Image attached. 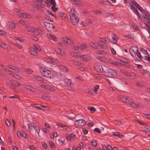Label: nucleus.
<instances>
[{"label":"nucleus","mask_w":150,"mask_h":150,"mask_svg":"<svg viewBox=\"0 0 150 150\" xmlns=\"http://www.w3.org/2000/svg\"><path fill=\"white\" fill-rule=\"evenodd\" d=\"M77 13L75 8H72L69 13L70 19L72 24L74 25L77 24L79 21V19L77 15Z\"/></svg>","instance_id":"1"},{"label":"nucleus","mask_w":150,"mask_h":150,"mask_svg":"<svg viewBox=\"0 0 150 150\" xmlns=\"http://www.w3.org/2000/svg\"><path fill=\"white\" fill-rule=\"evenodd\" d=\"M40 70L42 74L45 77L51 78L53 76L52 72L46 68L41 67Z\"/></svg>","instance_id":"2"},{"label":"nucleus","mask_w":150,"mask_h":150,"mask_svg":"<svg viewBox=\"0 0 150 150\" xmlns=\"http://www.w3.org/2000/svg\"><path fill=\"white\" fill-rule=\"evenodd\" d=\"M104 75L109 77L114 78L117 75V74L116 71L111 69H108L104 71Z\"/></svg>","instance_id":"3"},{"label":"nucleus","mask_w":150,"mask_h":150,"mask_svg":"<svg viewBox=\"0 0 150 150\" xmlns=\"http://www.w3.org/2000/svg\"><path fill=\"white\" fill-rule=\"evenodd\" d=\"M135 4H134L135 6L138 8L139 10H140L143 13L142 16L144 17V19L145 20V21L146 22L150 23V15H147L146 14L144 13V11H142L143 9L142 7L136 2H135Z\"/></svg>","instance_id":"4"},{"label":"nucleus","mask_w":150,"mask_h":150,"mask_svg":"<svg viewBox=\"0 0 150 150\" xmlns=\"http://www.w3.org/2000/svg\"><path fill=\"white\" fill-rule=\"evenodd\" d=\"M64 81L67 84L65 88L66 89L72 92H74L75 91L74 88L71 85L72 83L71 80V79H69L66 78L64 79Z\"/></svg>","instance_id":"5"},{"label":"nucleus","mask_w":150,"mask_h":150,"mask_svg":"<svg viewBox=\"0 0 150 150\" xmlns=\"http://www.w3.org/2000/svg\"><path fill=\"white\" fill-rule=\"evenodd\" d=\"M44 25L48 31H52L54 28V26L53 24L48 22H44Z\"/></svg>","instance_id":"6"},{"label":"nucleus","mask_w":150,"mask_h":150,"mask_svg":"<svg viewBox=\"0 0 150 150\" xmlns=\"http://www.w3.org/2000/svg\"><path fill=\"white\" fill-rule=\"evenodd\" d=\"M86 121L83 119H79L76 120L74 122L75 125H79V126H84L86 124Z\"/></svg>","instance_id":"7"},{"label":"nucleus","mask_w":150,"mask_h":150,"mask_svg":"<svg viewBox=\"0 0 150 150\" xmlns=\"http://www.w3.org/2000/svg\"><path fill=\"white\" fill-rule=\"evenodd\" d=\"M118 99L122 102L128 103L129 100L125 96L122 95H120Z\"/></svg>","instance_id":"8"},{"label":"nucleus","mask_w":150,"mask_h":150,"mask_svg":"<svg viewBox=\"0 0 150 150\" xmlns=\"http://www.w3.org/2000/svg\"><path fill=\"white\" fill-rule=\"evenodd\" d=\"M138 50V47L136 46H131L129 49L130 53H132V52H134L135 56L136 55V52H137Z\"/></svg>","instance_id":"9"},{"label":"nucleus","mask_w":150,"mask_h":150,"mask_svg":"<svg viewBox=\"0 0 150 150\" xmlns=\"http://www.w3.org/2000/svg\"><path fill=\"white\" fill-rule=\"evenodd\" d=\"M29 51L30 54L32 55L37 56L38 54V52L33 47H30Z\"/></svg>","instance_id":"10"},{"label":"nucleus","mask_w":150,"mask_h":150,"mask_svg":"<svg viewBox=\"0 0 150 150\" xmlns=\"http://www.w3.org/2000/svg\"><path fill=\"white\" fill-rule=\"evenodd\" d=\"M90 45L91 47L95 49H98L100 46L99 43H94L93 42H91L90 43Z\"/></svg>","instance_id":"11"},{"label":"nucleus","mask_w":150,"mask_h":150,"mask_svg":"<svg viewBox=\"0 0 150 150\" xmlns=\"http://www.w3.org/2000/svg\"><path fill=\"white\" fill-rule=\"evenodd\" d=\"M95 69L98 72H103V70L102 67L100 65H96L94 67Z\"/></svg>","instance_id":"12"},{"label":"nucleus","mask_w":150,"mask_h":150,"mask_svg":"<svg viewBox=\"0 0 150 150\" xmlns=\"http://www.w3.org/2000/svg\"><path fill=\"white\" fill-rule=\"evenodd\" d=\"M57 14L63 20H66L67 17V15L66 14L61 12H58Z\"/></svg>","instance_id":"13"},{"label":"nucleus","mask_w":150,"mask_h":150,"mask_svg":"<svg viewBox=\"0 0 150 150\" xmlns=\"http://www.w3.org/2000/svg\"><path fill=\"white\" fill-rule=\"evenodd\" d=\"M7 25L8 28L9 29H15V28L16 25L13 23L11 22H8Z\"/></svg>","instance_id":"14"},{"label":"nucleus","mask_w":150,"mask_h":150,"mask_svg":"<svg viewBox=\"0 0 150 150\" xmlns=\"http://www.w3.org/2000/svg\"><path fill=\"white\" fill-rule=\"evenodd\" d=\"M55 50L56 52L59 54L63 55L64 53V52L63 51H62L61 49L58 47H56Z\"/></svg>","instance_id":"15"},{"label":"nucleus","mask_w":150,"mask_h":150,"mask_svg":"<svg viewBox=\"0 0 150 150\" xmlns=\"http://www.w3.org/2000/svg\"><path fill=\"white\" fill-rule=\"evenodd\" d=\"M59 70L63 72H66L68 71V68L63 65H60L59 66Z\"/></svg>","instance_id":"16"},{"label":"nucleus","mask_w":150,"mask_h":150,"mask_svg":"<svg viewBox=\"0 0 150 150\" xmlns=\"http://www.w3.org/2000/svg\"><path fill=\"white\" fill-rule=\"evenodd\" d=\"M34 79H36L38 81L41 82L43 83V78L41 77L40 76L35 75L34 76Z\"/></svg>","instance_id":"17"},{"label":"nucleus","mask_w":150,"mask_h":150,"mask_svg":"<svg viewBox=\"0 0 150 150\" xmlns=\"http://www.w3.org/2000/svg\"><path fill=\"white\" fill-rule=\"evenodd\" d=\"M100 3L101 4H103L108 6H109L111 4V3L108 0H102L100 2Z\"/></svg>","instance_id":"18"},{"label":"nucleus","mask_w":150,"mask_h":150,"mask_svg":"<svg viewBox=\"0 0 150 150\" xmlns=\"http://www.w3.org/2000/svg\"><path fill=\"white\" fill-rule=\"evenodd\" d=\"M47 37L50 39L54 41H56L57 40L55 36L53 35L50 34H47Z\"/></svg>","instance_id":"19"},{"label":"nucleus","mask_w":150,"mask_h":150,"mask_svg":"<svg viewBox=\"0 0 150 150\" xmlns=\"http://www.w3.org/2000/svg\"><path fill=\"white\" fill-rule=\"evenodd\" d=\"M128 103H129V105H131L132 107L135 108H138L139 107V105H137V104H135V103L132 102H128Z\"/></svg>","instance_id":"20"},{"label":"nucleus","mask_w":150,"mask_h":150,"mask_svg":"<svg viewBox=\"0 0 150 150\" xmlns=\"http://www.w3.org/2000/svg\"><path fill=\"white\" fill-rule=\"evenodd\" d=\"M65 40H66V43L70 45H72L73 43V40L69 38H65Z\"/></svg>","instance_id":"21"},{"label":"nucleus","mask_w":150,"mask_h":150,"mask_svg":"<svg viewBox=\"0 0 150 150\" xmlns=\"http://www.w3.org/2000/svg\"><path fill=\"white\" fill-rule=\"evenodd\" d=\"M33 107L40 110H42V108L45 107V106H42L38 104H33Z\"/></svg>","instance_id":"22"},{"label":"nucleus","mask_w":150,"mask_h":150,"mask_svg":"<svg viewBox=\"0 0 150 150\" xmlns=\"http://www.w3.org/2000/svg\"><path fill=\"white\" fill-rule=\"evenodd\" d=\"M111 36L112 39L111 40H112V42L114 44H116L117 41L115 38V35L114 34H113Z\"/></svg>","instance_id":"23"},{"label":"nucleus","mask_w":150,"mask_h":150,"mask_svg":"<svg viewBox=\"0 0 150 150\" xmlns=\"http://www.w3.org/2000/svg\"><path fill=\"white\" fill-rule=\"evenodd\" d=\"M141 74L143 75H146L148 72V71L146 69H142L140 70Z\"/></svg>","instance_id":"24"},{"label":"nucleus","mask_w":150,"mask_h":150,"mask_svg":"<svg viewBox=\"0 0 150 150\" xmlns=\"http://www.w3.org/2000/svg\"><path fill=\"white\" fill-rule=\"evenodd\" d=\"M7 67H8L10 68L11 69L15 70L16 71H17L19 72V70L18 68H16L15 66H13L11 65H7Z\"/></svg>","instance_id":"25"},{"label":"nucleus","mask_w":150,"mask_h":150,"mask_svg":"<svg viewBox=\"0 0 150 150\" xmlns=\"http://www.w3.org/2000/svg\"><path fill=\"white\" fill-rule=\"evenodd\" d=\"M46 3H49L50 4V5H56L55 0H46Z\"/></svg>","instance_id":"26"},{"label":"nucleus","mask_w":150,"mask_h":150,"mask_svg":"<svg viewBox=\"0 0 150 150\" xmlns=\"http://www.w3.org/2000/svg\"><path fill=\"white\" fill-rule=\"evenodd\" d=\"M87 47V45L86 44H83L80 45L79 46L80 49L82 50L85 49H86Z\"/></svg>","instance_id":"27"},{"label":"nucleus","mask_w":150,"mask_h":150,"mask_svg":"<svg viewBox=\"0 0 150 150\" xmlns=\"http://www.w3.org/2000/svg\"><path fill=\"white\" fill-rule=\"evenodd\" d=\"M44 5V4H43V6ZM42 6H43V5H40V6L37 4H35L34 7L36 9L41 10L43 8V7H42Z\"/></svg>","instance_id":"28"},{"label":"nucleus","mask_w":150,"mask_h":150,"mask_svg":"<svg viewBox=\"0 0 150 150\" xmlns=\"http://www.w3.org/2000/svg\"><path fill=\"white\" fill-rule=\"evenodd\" d=\"M40 86L42 87L43 88L46 90H49L50 89V86L49 85H45L44 84L43 85H41Z\"/></svg>","instance_id":"29"},{"label":"nucleus","mask_w":150,"mask_h":150,"mask_svg":"<svg viewBox=\"0 0 150 150\" xmlns=\"http://www.w3.org/2000/svg\"><path fill=\"white\" fill-rule=\"evenodd\" d=\"M113 124L115 125H120L122 124V122L121 121H115L113 122Z\"/></svg>","instance_id":"30"},{"label":"nucleus","mask_w":150,"mask_h":150,"mask_svg":"<svg viewBox=\"0 0 150 150\" xmlns=\"http://www.w3.org/2000/svg\"><path fill=\"white\" fill-rule=\"evenodd\" d=\"M113 135L117 137H122L123 136V135L122 134H120L119 133L117 132H114L113 134Z\"/></svg>","instance_id":"31"},{"label":"nucleus","mask_w":150,"mask_h":150,"mask_svg":"<svg viewBox=\"0 0 150 150\" xmlns=\"http://www.w3.org/2000/svg\"><path fill=\"white\" fill-rule=\"evenodd\" d=\"M88 109L90 110L91 112H93L96 111L95 108L93 107H88Z\"/></svg>","instance_id":"32"},{"label":"nucleus","mask_w":150,"mask_h":150,"mask_svg":"<svg viewBox=\"0 0 150 150\" xmlns=\"http://www.w3.org/2000/svg\"><path fill=\"white\" fill-rule=\"evenodd\" d=\"M130 79H134L136 78V76L135 73H131L130 74Z\"/></svg>","instance_id":"33"},{"label":"nucleus","mask_w":150,"mask_h":150,"mask_svg":"<svg viewBox=\"0 0 150 150\" xmlns=\"http://www.w3.org/2000/svg\"><path fill=\"white\" fill-rule=\"evenodd\" d=\"M56 5H52V6L51 7V8L52 11L55 12H56L57 10H58V8H57L55 7V6Z\"/></svg>","instance_id":"34"},{"label":"nucleus","mask_w":150,"mask_h":150,"mask_svg":"<svg viewBox=\"0 0 150 150\" xmlns=\"http://www.w3.org/2000/svg\"><path fill=\"white\" fill-rule=\"evenodd\" d=\"M81 59L85 61H87L88 60V57L85 55H82L80 57Z\"/></svg>","instance_id":"35"},{"label":"nucleus","mask_w":150,"mask_h":150,"mask_svg":"<svg viewBox=\"0 0 150 150\" xmlns=\"http://www.w3.org/2000/svg\"><path fill=\"white\" fill-rule=\"evenodd\" d=\"M25 29L28 31H31L33 30V28L29 26H26Z\"/></svg>","instance_id":"36"},{"label":"nucleus","mask_w":150,"mask_h":150,"mask_svg":"<svg viewBox=\"0 0 150 150\" xmlns=\"http://www.w3.org/2000/svg\"><path fill=\"white\" fill-rule=\"evenodd\" d=\"M130 7L131 9L135 13L137 11V9L133 6L132 4H130Z\"/></svg>","instance_id":"37"},{"label":"nucleus","mask_w":150,"mask_h":150,"mask_svg":"<svg viewBox=\"0 0 150 150\" xmlns=\"http://www.w3.org/2000/svg\"><path fill=\"white\" fill-rule=\"evenodd\" d=\"M34 128L37 133H39L40 129L39 126L36 125Z\"/></svg>","instance_id":"38"},{"label":"nucleus","mask_w":150,"mask_h":150,"mask_svg":"<svg viewBox=\"0 0 150 150\" xmlns=\"http://www.w3.org/2000/svg\"><path fill=\"white\" fill-rule=\"evenodd\" d=\"M136 55H137V57L140 59H142V56L138 50L137 52H136Z\"/></svg>","instance_id":"39"},{"label":"nucleus","mask_w":150,"mask_h":150,"mask_svg":"<svg viewBox=\"0 0 150 150\" xmlns=\"http://www.w3.org/2000/svg\"><path fill=\"white\" fill-rule=\"evenodd\" d=\"M133 36L131 34H128L127 35H125L124 37L127 38L128 39H131L132 38Z\"/></svg>","instance_id":"40"},{"label":"nucleus","mask_w":150,"mask_h":150,"mask_svg":"<svg viewBox=\"0 0 150 150\" xmlns=\"http://www.w3.org/2000/svg\"><path fill=\"white\" fill-rule=\"evenodd\" d=\"M22 17L24 18H29L31 17V16L30 15H28L26 13H24L23 14Z\"/></svg>","instance_id":"41"},{"label":"nucleus","mask_w":150,"mask_h":150,"mask_svg":"<svg viewBox=\"0 0 150 150\" xmlns=\"http://www.w3.org/2000/svg\"><path fill=\"white\" fill-rule=\"evenodd\" d=\"M91 144L93 146H96L97 145L96 142L95 140H93L91 142Z\"/></svg>","instance_id":"42"},{"label":"nucleus","mask_w":150,"mask_h":150,"mask_svg":"<svg viewBox=\"0 0 150 150\" xmlns=\"http://www.w3.org/2000/svg\"><path fill=\"white\" fill-rule=\"evenodd\" d=\"M73 50H75L76 51H79L80 50L79 46V45L78 46H73Z\"/></svg>","instance_id":"43"},{"label":"nucleus","mask_w":150,"mask_h":150,"mask_svg":"<svg viewBox=\"0 0 150 150\" xmlns=\"http://www.w3.org/2000/svg\"><path fill=\"white\" fill-rule=\"evenodd\" d=\"M34 47L38 51H40L41 50V48L40 47L39 45H35Z\"/></svg>","instance_id":"44"},{"label":"nucleus","mask_w":150,"mask_h":150,"mask_svg":"<svg viewBox=\"0 0 150 150\" xmlns=\"http://www.w3.org/2000/svg\"><path fill=\"white\" fill-rule=\"evenodd\" d=\"M96 53L97 54H103L104 53V52L101 50H97V51H96Z\"/></svg>","instance_id":"45"},{"label":"nucleus","mask_w":150,"mask_h":150,"mask_svg":"<svg viewBox=\"0 0 150 150\" xmlns=\"http://www.w3.org/2000/svg\"><path fill=\"white\" fill-rule=\"evenodd\" d=\"M141 50L142 51V53H143L144 54H147L148 55H149L147 53V51L145 50L143 48H141Z\"/></svg>","instance_id":"46"},{"label":"nucleus","mask_w":150,"mask_h":150,"mask_svg":"<svg viewBox=\"0 0 150 150\" xmlns=\"http://www.w3.org/2000/svg\"><path fill=\"white\" fill-rule=\"evenodd\" d=\"M33 32L34 35H39L40 34L39 32L36 29H35L33 31Z\"/></svg>","instance_id":"47"},{"label":"nucleus","mask_w":150,"mask_h":150,"mask_svg":"<svg viewBox=\"0 0 150 150\" xmlns=\"http://www.w3.org/2000/svg\"><path fill=\"white\" fill-rule=\"evenodd\" d=\"M142 59H143L145 60H147L149 62L150 61V57L149 56L147 57L146 56H144L142 57Z\"/></svg>","instance_id":"48"},{"label":"nucleus","mask_w":150,"mask_h":150,"mask_svg":"<svg viewBox=\"0 0 150 150\" xmlns=\"http://www.w3.org/2000/svg\"><path fill=\"white\" fill-rule=\"evenodd\" d=\"M84 92L93 95L92 92L91 91H89L88 89H86L84 90Z\"/></svg>","instance_id":"49"},{"label":"nucleus","mask_w":150,"mask_h":150,"mask_svg":"<svg viewBox=\"0 0 150 150\" xmlns=\"http://www.w3.org/2000/svg\"><path fill=\"white\" fill-rule=\"evenodd\" d=\"M0 70L5 71L6 70V69L4 67L3 65L0 64Z\"/></svg>","instance_id":"50"},{"label":"nucleus","mask_w":150,"mask_h":150,"mask_svg":"<svg viewBox=\"0 0 150 150\" xmlns=\"http://www.w3.org/2000/svg\"><path fill=\"white\" fill-rule=\"evenodd\" d=\"M64 126L62 128H63L64 130H69L70 129V127L67 125H63Z\"/></svg>","instance_id":"51"},{"label":"nucleus","mask_w":150,"mask_h":150,"mask_svg":"<svg viewBox=\"0 0 150 150\" xmlns=\"http://www.w3.org/2000/svg\"><path fill=\"white\" fill-rule=\"evenodd\" d=\"M25 70L26 72L30 74L32 73L33 72V71L31 70L30 69H25Z\"/></svg>","instance_id":"52"},{"label":"nucleus","mask_w":150,"mask_h":150,"mask_svg":"<svg viewBox=\"0 0 150 150\" xmlns=\"http://www.w3.org/2000/svg\"><path fill=\"white\" fill-rule=\"evenodd\" d=\"M49 143L50 145V146L52 148H54L55 146L54 145V144L52 142V141H49Z\"/></svg>","instance_id":"53"},{"label":"nucleus","mask_w":150,"mask_h":150,"mask_svg":"<svg viewBox=\"0 0 150 150\" xmlns=\"http://www.w3.org/2000/svg\"><path fill=\"white\" fill-rule=\"evenodd\" d=\"M94 132H96L98 133H100L101 132L100 130L98 128H95L94 129Z\"/></svg>","instance_id":"54"},{"label":"nucleus","mask_w":150,"mask_h":150,"mask_svg":"<svg viewBox=\"0 0 150 150\" xmlns=\"http://www.w3.org/2000/svg\"><path fill=\"white\" fill-rule=\"evenodd\" d=\"M30 86V85H27L26 84H24L23 85V87L24 88L29 90Z\"/></svg>","instance_id":"55"},{"label":"nucleus","mask_w":150,"mask_h":150,"mask_svg":"<svg viewBox=\"0 0 150 150\" xmlns=\"http://www.w3.org/2000/svg\"><path fill=\"white\" fill-rule=\"evenodd\" d=\"M41 97L42 99H43L45 100H49V98L46 96H42Z\"/></svg>","instance_id":"56"},{"label":"nucleus","mask_w":150,"mask_h":150,"mask_svg":"<svg viewBox=\"0 0 150 150\" xmlns=\"http://www.w3.org/2000/svg\"><path fill=\"white\" fill-rule=\"evenodd\" d=\"M5 122L7 126L8 127H10L11 125V124L9 121L8 119H6Z\"/></svg>","instance_id":"57"},{"label":"nucleus","mask_w":150,"mask_h":150,"mask_svg":"<svg viewBox=\"0 0 150 150\" xmlns=\"http://www.w3.org/2000/svg\"><path fill=\"white\" fill-rule=\"evenodd\" d=\"M29 90H30V91H33L34 92H36V89L35 88L32 87L31 86H30V88L29 89Z\"/></svg>","instance_id":"58"},{"label":"nucleus","mask_w":150,"mask_h":150,"mask_svg":"<svg viewBox=\"0 0 150 150\" xmlns=\"http://www.w3.org/2000/svg\"><path fill=\"white\" fill-rule=\"evenodd\" d=\"M8 46L7 45L4 43L2 44V47L5 49H7L8 48Z\"/></svg>","instance_id":"59"},{"label":"nucleus","mask_w":150,"mask_h":150,"mask_svg":"<svg viewBox=\"0 0 150 150\" xmlns=\"http://www.w3.org/2000/svg\"><path fill=\"white\" fill-rule=\"evenodd\" d=\"M14 84V86H21V85L20 83L18 81H15Z\"/></svg>","instance_id":"60"},{"label":"nucleus","mask_w":150,"mask_h":150,"mask_svg":"<svg viewBox=\"0 0 150 150\" xmlns=\"http://www.w3.org/2000/svg\"><path fill=\"white\" fill-rule=\"evenodd\" d=\"M100 86L98 85H96L94 87V92H96L97 91V89L99 88Z\"/></svg>","instance_id":"61"},{"label":"nucleus","mask_w":150,"mask_h":150,"mask_svg":"<svg viewBox=\"0 0 150 150\" xmlns=\"http://www.w3.org/2000/svg\"><path fill=\"white\" fill-rule=\"evenodd\" d=\"M29 149L30 150H35V147L32 145L30 146L29 147Z\"/></svg>","instance_id":"62"},{"label":"nucleus","mask_w":150,"mask_h":150,"mask_svg":"<svg viewBox=\"0 0 150 150\" xmlns=\"http://www.w3.org/2000/svg\"><path fill=\"white\" fill-rule=\"evenodd\" d=\"M10 87L11 89H14L15 88V86L14 83H11L10 84Z\"/></svg>","instance_id":"63"},{"label":"nucleus","mask_w":150,"mask_h":150,"mask_svg":"<svg viewBox=\"0 0 150 150\" xmlns=\"http://www.w3.org/2000/svg\"><path fill=\"white\" fill-rule=\"evenodd\" d=\"M112 147L110 145L108 144L107 145V146L106 147V149L108 150H112Z\"/></svg>","instance_id":"64"}]
</instances>
